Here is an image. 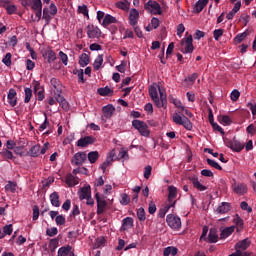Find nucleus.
<instances>
[{
	"label": "nucleus",
	"mask_w": 256,
	"mask_h": 256,
	"mask_svg": "<svg viewBox=\"0 0 256 256\" xmlns=\"http://www.w3.org/2000/svg\"><path fill=\"white\" fill-rule=\"evenodd\" d=\"M184 112H185V114L174 112V114L172 116V120H173V122H175V124H180V125L184 126V128H186L187 131H192L193 124H192L191 120H189V118H193V114L190 110H184Z\"/></svg>",
	"instance_id": "nucleus-1"
},
{
	"label": "nucleus",
	"mask_w": 256,
	"mask_h": 256,
	"mask_svg": "<svg viewBox=\"0 0 256 256\" xmlns=\"http://www.w3.org/2000/svg\"><path fill=\"white\" fill-rule=\"evenodd\" d=\"M132 126H134V128H136V131H138L143 137L150 136L149 126L143 120H133Z\"/></svg>",
	"instance_id": "nucleus-2"
},
{
	"label": "nucleus",
	"mask_w": 256,
	"mask_h": 256,
	"mask_svg": "<svg viewBox=\"0 0 256 256\" xmlns=\"http://www.w3.org/2000/svg\"><path fill=\"white\" fill-rule=\"evenodd\" d=\"M144 8L152 15H162L161 5L157 0H148V2H145Z\"/></svg>",
	"instance_id": "nucleus-3"
},
{
	"label": "nucleus",
	"mask_w": 256,
	"mask_h": 256,
	"mask_svg": "<svg viewBox=\"0 0 256 256\" xmlns=\"http://www.w3.org/2000/svg\"><path fill=\"white\" fill-rule=\"evenodd\" d=\"M224 144L226 145V147H230L232 151H236L238 153L242 151V149H244L245 147L244 143H241V141H239L237 137H233V140L224 138Z\"/></svg>",
	"instance_id": "nucleus-4"
},
{
	"label": "nucleus",
	"mask_w": 256,
	"mask_h": 256,
	"mask_svg": "<svg viewBox=\"0 0 256 256\" xmlns=\"http://www.w3.org/2000/svg\"><path fill=\"white\" fill-rule=\"evenodd\" d=\"M166 222L171 229H181L182 227L181 217H178V215H173L172 213H169L166 216Z\"/></svg>",
	"instance_id": "nucleus-5"
},
{
	"label": "nucleus",
	"mask_w": 256,
	"mask_h": 256,
	"mask_svg": "<svg viewBox=\"0 0 256 256\" xmlns=\"http://www.w3.org/2000/svg\"><path fill=\"white\" fill-rule=\"evenodd\" d=\"M180 45L182 46V52L184 54H188L193 52L194 46H193V36H188L187 38H183L180 42Z\"/></svg>",
	"instance_id": "nucleus-6"
},
{
	"label": "nucleus",
	"mask_w": 256,
	"mask_h": 256,
	"mask_svg": "<svg viewBox=\"0 0 256 256\" xmlns=\"http://www.w3.org/2000/svg\"><path fill=\"white\" fill-rule=\"evenodd\" d=\"M87 160V153L85 151H78L72 157V165H83Z\"/></svg>",
	"instance_id": "nucleus-7"
},
{
	"label": "nucleus",
	"mask_w": 256,
	"mask_h": 256,
	"mask_svg": "<svg viewBox=\"0 0 256 256\" xmlns=\"http://www.w3.org/2000/svg\"><path fill=\"white\" fill-rule=\"evenodd\" d=\"M87 35L88 38L94 39V38H100L101 36V29L95 25H88L87 26Z\"/></svg>",
	"instance_id": "nucleus-8"
},
{
	"label": "nucleus",
	"mask_w": 256,
	"mask_h": 256,
	"mask_svg": "<svg viewBox=\"0 0 256 256\" xmlns=\"http://www.w3.org/2000/svg\"><path fill=\"white\" fill-rule=\"evenodd\" d=\"M139 17H140L139 11L137 9H131L129 13V23L134 27V31H135V27H137Z\"/></svg>",
	"instance_id": "nucleus-9"
},
{
	"label": "nucleus",
	"mask_w": 256,
	"mask_h": 256,
	"mask_svg": "<svg viewBox=\"0 0 256 256\" xmlns=\"http://www.w3.org/2000/svg\"><path fill=\"white\" fill-rule=\"evenodd\" d=\"M160 98H158V108H167L168 106V100H167V93H165L164 89H161V87H158Z\"/></svg>",
	"instance_id": "nucleus-10"
},
{
	"label": "nucleus",
	"mask_w": 256,
	"mask_h": 256,
	"mask_svg": "<svg viewBox=\"0 0 256 256\" xmlns=\"http://www.w3.org/2000/svg\"><path fill=\"white\" fill-rule=\"evenodd\" d=\"M95 199L97 201V214L102 215L105 211V207L107 205L106 201L100 198L99 192H96Z\"/></svg>",
	"instance_id": "nucleus-11"
},
{
	"label": "nucleus",
	"mask_w": 256,
	"mask_h": 256,
	"mask_svg": "<svg viewBox=\"0 0 256 256\" xmlns=\"http://www.w3.org/2000/svg\"><path fill=\"white\" fill-rule=\"evenodd\" d=\"M95 141H96L95 137H92V136L82 137L81 139H78L77 146L88 147V145H93Z\"/></svg>",
	"instance_id": "nucleus-12"
},
{
	"label": "nucleus",
	"mask_w": 256,
	"mask_h": 256,
	"mask_svg": "<svg viewBox=\"0 0 256 256\" xmlns=\"http://www.w3.org/2000/svg\"><path fill=\"white\" fill-rule=\"evenodd\" d=\"M149 94H150V97L152 98V101L154 102L155 106H157V108H159V93H158V89L155 85H150Z\"/></svg>",
	"instance_id": "nucleus-13"
},
{
	"label": "nucleus",
	"mask_w": 256,
	"mask_h": 256,
	"mask_svg": "<svg viewBox=\"0 0 256 256\" xmlns=\"http://www.w3.org/2000/svg\"><path fill=\"white\" fill-rule=\"evenodd\" d=\"M233 191L236 192V194H246L248 192V186L247 184H244L243 182H240L237 184L235 182L232 184Z\"/></svg>",
	"instance_id": "nucleus-14"
},
{
	"label": "nucleus",
	"mask_w": 256,
	"mask_h": 256,
	"mask_svg": "<svg viewBox=\"0 0 256 256\" xmlns=\"http://www.w3.org/2000/svg\"><path fill=\"white\" fill-rule=\"evenodd\" d=\"M8 104H10V106L15 107L17 106V91L14 88H10L8 91Z\"/></svg>",
	"instance_id": "nucleus-15"
},
{
	"label": "nucleus",
	"mask_w": 256,
	"mask_h": 256,
	"mask_svg": "<svg viewBox=\"0 0 256 256\" xmlns=\"http://www.w3.org/2000/svg\"><path fill=\"white\" fill-rule=\"evenodd\" d=\"M168 201L170 203V205H173V203H175L176 205V201H174V199H176L177 197V186H168Z\"/></svg>",
	"instance_id": "nucleus-16"
},
{
	"label": "nucleus",
	"mask_w": 256,
	"mask_h": 256,
	"mask_svg": "<svg viewBox=\"0 0 256 256\" xmlns=\"http://www.w3.org/2000/svg\"><path fill=\"white\" fill-rule=\"evenodd\" d=\"M249 246H251V240H249V238H244V240H241L235 244L236 250H241V252L242 250H247Z\"/></svg>",
	"instance_id": "nucleus-17"
},
{
	"label": "nucleus",
	"mask_w": 256,
	"mask_h": 256,
	"mask_svg": "<svg viewBox=\"0 0 256 256\" xmlns=\"http://www.w3.org/2000/svg\"><path fill=\"white\" fill-rule=\"evenodd\" d=\"M114 161V153H110L108 157H106L105 161H103V164H101L100 168L102 170V172L105 174L107 168L109 167V165H112Z\"/></svg>",
	"instance_id": "nucleus-18"
},
{
	"label": "nucleus",
	"mask_w": 256,
	"mask_h": 256,
	"mask_svg": "<svg viewBox=\"0 0 256 256\" xmlns=\"http://www.w3.org/2000/svg\"><path fill=\"white\" fill-rule=\"evenodd\" d=\"M50 202H51V205H53V207H60L61 202H60L59 192L57 191L51 192Z\"/></svg>",
	"instance_id": "nucleus-19"
},
{
	"label": "nucleus",
	"mask_w": 256,
	"mask_h": 256,
	"mask_svg": "<svg viewBox=\"0 0 256 256\" xmlns=\"http://www.w3.org/2000/svg\"><path fill=\"white\" fill-rule=\"evenodd\" d=\"M209 0H197L194 11L195 13H201L205 7H207Z\"/></svg>",
	"instance_id": "nucleus-20"
},
{
	"label": "nucleus",
	"mask_w": 256,
	"mask_h": 256,
	"mask_svg": "<svg viewBox=\"0 0 256 256\" xmlns=\"http://www.w3.org/2000/svg\"><path fill=\"white\" fill-rule=\"evenodd\" d=\"M88 195H89V185L83 186L82 188H80V190H78V197L80 201H84V199L88 201Z\"/></svg>",
	"instance_id": "nucleus-21"
},
{
	"label": "nucleus",
	"mask_w": 256,
	"mask_h": 256,
	"mask_svg": "<svg viewBox=\"0 0 256 256\" xmlns=\"http://www.w3.org/2000/svg\"><path fill=\"white\" fill-rule=\"evenodd\" d=\"M115 107L112 104H108L102 108V112L105 118H111L115 112Z\"/></svg>",
	"instance_id": "nucleus-22"
},
{
	"label": "nucleus",
	"mask_w": 256,
	"mask_h": 256,
	"mask_svg": "<svg viewBox=\"0 0 256 256\" xmlns=\"http://www.w3.org/2000/svg\"><path fill=\"white\" fill-rule=\"evenodd\" d=\"M189 180L192 182L193 186L198 190H207V186H205L204 184H201L198 176H191Z\"/></svg>",
	"instance_id": "nucleus-23"
},
{
	"label": "nucleus",
	"mask_w": 256,
	"mask_h": 256,
	"mask_svg": "<svg viewBox=\"0 0 256 256\" xmlns=\"http://www.w3.org/2000/svg\"><path fill=\"white\" fill-rule=\"evenodd\" d=\"M218 238L219 236L216 228H211L208 236V242H210L211 244L216 243L218 242Z\"/></svg>",
	"instance_id": "nucleus-24"
},
{
	"label": "nucleus",
	"mask_w": 256,
	"mask_h": 256,
	"mask_svg": "<svg viewBox=\"0 0 256 256\" xmlns=\"http://www.w3.org/2000/svg\"><path fill=\"white\" fill-rule=\"evenodd\" d=\"M103 61H104L103 54H99L97 56V58H95L94 63H93V68L95 71H100Z\"/></svg>",
	"instance_id": "nucleus-25"
},
{
	"label": "nucleus",
	"mask_w": 256,
	"mask_h": 256,
	"mask_svg": "<svg viewBox=\"0 0 256 256\" xmlns=\"http://www.w3.org/2000/svg\"><path fill=\"white\" fill-rule=\"evenodd\" d=\"M89 62H90L89 54H86V52H83V54H81V56L79 58L80 67H87Z\"/></svg>",
	"instance_id": "nucleus-26"
},
{
	"label": "nucleus",
	"mask_w": 256,
	"mask_h": 256,
	"mask_svg": "<svg viewBox=\"0 0 256 256\" xmlns=\"http://www.w3.org/2000/svg\"><path fill=\"white\" fill-rule=\"evenodd\" d=\"M1 155H2L3 159H5L6 161H8L9 159H15L13 151H10V149H8L7 145H6V149H2Z\"/></svg>",
	"instance_id": "nucleus-27"
},
{
	"label": "nucleus",
	"mask_w": 256,
	"mask_h": 256,
	"mask_svg": "<svg viewBox=\"0 0 256 256\" xmlns=\"http://www.w3.org/2000/svg\"><path fill=\"white\" fill-rule=\"evenodd\" d=\"M24 93V103L29 104V102H31V97H33V89L31 87H25Z\"/></svg>",
	"instance_id": "nucleus-28"
},
{
	"label": "nucleus",
	"mask_w": 256,
	"mask_h": 256,
	"mask_svg": "<svg viewBox=\"0 0 256 256\" xmlns=\"http://www.w3.org/2000/svg\"><path fill=\"white\" fill-rule=\"evenodd\" d=\"M11 234H13V223L4 225L2 238H5V236H11Z\"/></svg>",
	"instance_id": "nucleus-29"
},
{
	"label": "nucleus",
	"mask_w": 256,
	"mask_h": 256,
	"mask_svg": "<svg viewBox=\"0 0 256 256\" xmlns=\"http://www.w3.org/2000/svg\"><path fill=\"white\" fill-rule=\"evenodd\" d=\"M233 232H235L234 226H230V228H224V230H222V232L220 233V238H228L233 234Z\"/></svg>",
	"instance_id": "nucleus-30"
},
{
	"label": "nucleus",
	"mask_w": 256,
	"mask_h": 256,
	"mask_svg": "<svg viewBox=\"0 0 256 256\" xmlns=\"http://www.w3.org/2000/svg\"><path fill=\"white\" fill-rule=\"evenodd\" d=\"M231 203H221V205H219V207L217 208V212L218 213H228V211L231 210Z\"/></svg>",
	"instance_id": "nucleus-31"
},
{
	"label": "nucleus",
	"mask_w": 256,
	"mask_h": 256,
	"mask_svg": "<svg viewBox=\"0 0 256 256\" xmlns=\"http://www.w3.org/2000/svg\"><path fill=\"white\" fill-rule=\"evenodd\" d=\"M66 184H68V186H76V184H79V180H76L73 173L72 174H67Z\"/></svg>",
	"instance_id": "nucleus-32"
},
{
	"label": "nucleus",
	"mask_w": 256,
	"mask_h": 256,
	"mask_svg": "<svg viewBox=\"0 0 256 256\" xmlns=\"http://www.w3.org/2000/svg\"><path fill=\"white\" fill-rule=\"evenodd\" d=\"M43 56H47L48 62H54V60L57 58L56 52H54L52 49L45 50Z\"/></svg>",
	"instance_id": "nucleus-33"
},
{
	"label": "nucleus",
	"mask_w": 256,
	"mask_h": 256,
	"mask_svg": "<svg viewBox=\"0 0 256 256\" xmlns=\"http://www.w3.org/2000/svg\"><path fill=\"white\" fill-rule=\"evenodd\" d=\"M111 23H117L116 17H113V15H105L104 20L102 21V25L107 26L111 25Z\"/></svg>",
	"instance_id": "nucleus-34"
},
{
	"label": "nucleus",
	"mask_w": 256,
	"mask_h": 256,
	"mask_svg": "<svg viewBox=\"0 0 256 256\" xmlns=\"http://www.w3.org/2000/svg\"><path fill=\"white\" fill-rule=\"evenodd\" d=\"M178 252V248H176L175 246H167V248L164 249V256H170V254H172V256H175Z\"/></svg>",
	"instance_id": "nucleus-35"
},
{
	"label": "nucleus",
	"mask_w": 256,
	"mask_h": 256,
	"mask_svg": "<svg viewBox=\"0 0 256 256\" xmlns=\"http://www.w3.org/2000/svg\"><path fill=\"white\" fill-rule=\"evenodd\" d=\"M249 35V31H243L242 34H237V36L234 38V42L236 44H241V42H243V40H245L247 38V36Z\"/></svg>",
	"instance_id": "nucleus-36"
},
{
	"label": "nucleus",
	"mask_w": 256,
	"mask_h": 256,
	"mask_svg": "<svg viewBox=\"0 0 256 256\" xmlns=\"http://www.w3.org/2000/svg\"><path fill=\"white\" fill-rule=\"evenodd\" d=\"M169 102L171 104H174V106L182 111L185 110V106H183L182 102L180 100H177V98H173V96H170Z\"/></svg>",
	"instance_id": "nucleus-37"
},
{
	"label": "nucleus",
	"mask_w": 256,
	"mask_h": 256,
	"mask_svg": "<svg viewBox=\"0 0 256 256\" xmlns=\"http://www.w3.org/2000/svg\"><path fill=\"white\" fill-rule=\"evenodd\" d=\"M72 250V246H61V248L58 249V256H67Z\"/></svg>",
	"instance_id": "nucleus-38"
},
{
	"label": "nucleus",
	"mask_w": 256,
	"mask_h": 256,
	"mask_svg": "<svg viewBox=\"0 0 256 256\" xmlns=\"http://www.w3.org/2000/svg\"><path fill=\"white\" fill-rule=\"evenodd\" d=\"M99 157V151H90L88 153V160L90 161V163H95L97 159H99Z\"/></svg>",
	"instance_id": "nucleus-39"
},
{
	"label": "nucleus",
	"mask_w": 256,
	"mask_h": 256,
	"mask_svg": "<svg viewBox=\"0 0 256 256\" xmlns=\"http://www.w3.org/2000/svg\"><path fill=\"white\" fill-rule=\"evenodd\" d=\"M50 83L54 87V89H56L57 92L62 91V85H61V81H59V79H56L55 77H53L51 79Z\"/></svg>",
	"instance_id": "nucleus-40"
},
{
	"label": "nucleus",
	"mask_w": 256,
	"mask_h": 256,
	"mask_svg": "<svg viewBox=\"0 0 256 256\" xmlns=\"http://www.w3.org/2000/svg\"><path fill=\"white\" fill-rule=\"evenodd\" d=\"M134 219L133 217H125L122 221V225L124 229H127V227H133Z\"/></svg>",
	"instance_id": "nucleus-41"
},
{
	"label": "nucleus",
	"mask_w": 256,
	"mask_h": 256,
	"mask_svg": "<svg viewBox=\"0 0 256 256\" xmlns=\"http://www.w3.org/2000/svg\"><path fill=\"white\" fill-rule=\"evenodd\" d=\"M98 93L100 95H112L113 94V89H111L108 86H106V87H99Z\"/></svg>",
	"instance_id": "nucleus-42"
},
{
	"label": "nucleus",
	"mask_w": 256,
	"mask_h": 256,
	"mask_svg": "<svg viewBox=\"0 0 256 256\" xmlns=\"http://www.w3.org/2000/svg\"><path fill=\"white\" fill-rule=\"evenodd\" d=\"M118 9H122L123 11H127L130 7L128 0H120L117 2Z\"/></svg>",
	"instance_id": "nucleus-43"
},
{
	"label": "nucleus",
	"mask_w": 256,
	"mask_h": 256,
	"mask_svg": "<svg viewBox=\"0 0 256 256\" xmlns=\"http://www.w3.org/2000/svg\"><path fill=\"white\" fill-rule=\"evenodd\" d=\"M208 165H211L212 168H215L216 170H223L222 166L218 164V161H215V159H211L210 157L207 158Z\"/></svg>",
	"instance_id": "nucleus-44"
},
{
	"label": "nucleus",
	"mask_w": 256,
	"mask_h": 256,
	"mask_svg": "<svg viewBox=\"0 0 256 256\" xmlns=\"http://www.w3.org/2000/svg\"><path fill=\"white\" fill-rule=\"evenodd\" d=\"M2 62L6 64V67H11L12 65V54L11 52H7V54L2 58Z\"/></svg>",
	"instance_id": "nucleus-45"
},
{
	"label": "nucleus",
	"mask_w": 256,
	"mask_h": 256,
	"mask_svg": "<svg viewBox=\"0 0 256 256\" xmlns=\"http://www.w3.org/2000/svg\"><path fill=\"white\" fill-rule=\"evenodd\" d=\"M73 73L74 75H77L79 82L85 83L83 69H74Z\"/></svg>",
	"instance_id": "nucleus-46"
},
{
	"label": "nucleus",
	"mask_w": 256,
	"mask_h": 256,
	"mask_svg": "<svg viewBox=\"0 0 256 256\" xmlns=\"http://www.w3.org/2000/svg\"><path fill=\"white\" fill-rule=\"evenodd\" d=\"M43 19H45V23L46 25H49V23H51V13L49 12L48 8H44L43 9Z\"/></svg>",
	"instance_id": "nucleus-47"
},
{
	"label": "nucleus",
	"mask_w": 256,
	"mask_h": 256,
	"mask_svg": "<svg viewBox=\"0 0 256 256\" xmlns=\"http://www.w3.org/2000/svg\"><path fill=\"white\" fill-rule=\"evenodd\" d=\"M41 7H42V0H31V9L33 11H36L37 13V10L41 9Z\"/></svg>",
	"instance_id": "nucleus-48"
},
{
	"label": "nucleus",
	"mask_w": 256,
	"mask_h": 256,
	"mask_svg": "<svg viewBox=\"0 0 256 256\" xmlns=\"http://www.w3.org/2000/svg\"><path fill=\"white\" fill-rule=\"evenodd\" d=\"M137 217H138L139 221H145L146 211H145L144 207H140L139 209H137Z\"/></svg>",
	"instance_id": "nucleus-49"
},
{
	"label": "nucleus",
	"mask_w": 256,
	"mask_h": 256,
	"mask_svg": "<svg viewBox=\"0 0 256 256\" xmlns=\"http://www.w3.org/2000/svg\"><path fill=\"white\" fill-rule=\"evenodd\" d=\"M86 205H95V201L92 198V190H91L90 184H88V195H87Z\"/></svg>",
	"instance_id": "nucleus-50"
},
{
	"label": "nucleus",
	"mask_w": 256,
	"mask_h": 256,
	"mask_svg": "<svg viewBox=\"0 0 256 256\" xmlns=\"http://www.w3.org/2000/svg\"><path fill=\"white\" fill-rule=\"evenodd\" d=\"M40 149H41V145H33V147H31L30 149V155L32 157H38Z\"/></svg>",
	"instance_id": "nucleus-51"
},
{
	"label": "nucleus",
	"mask_w": 256,
	"mask_h": 256,
	"mask_svg": "<svg viewBox=\"0 0 256 256\" xmlns=\"http://www.w3.org/2000/svg\"><path fill=\"white\" fill-rule=\"evenodd\" d=\"M78 13H82V15H84V17L89 18V9H88L87 5H82V6L79 5Z\"/></svg>",
	"instance_id": "nucleus-52"
},
{
	"label": "nucleus",
	"mask_w": 256,
	"mask_h": 256,
	"mask_svg": "<svg viewBox=\"0 0 256 256\" xmlns=\"http://www.w3.org/2000/svg\"><path fill=\"white\" fill-rule=\"evenodd\" d=\"M121 205H129L130 203V196L126 192L121 194Z\"/></svg>",
	"instance_id": "nucleus-53"
},
{
	"label": "nucleus",
	"mask_w": 256,
	"mask_h": 256,
	"mask_svg": "<svg viewBox=\"0 0 256 256\" xmlns=\"http://www.w3.org/2000/svg\"><path fill=\"white\" fill-rule=\"evenodd\" d=\"M223 33H224V29H222V28L214 29V31H213L214 40L219 41L220 38L222 37Z\"/></svg>",
	"instance_id": "nucleus-54"
},
{
	"label": "nucleus",
	"mask_w": 256,
	"mask_h": 256,
	"mask_svg": "<svg viewBox=\"0 0 256 256\" xmlns=\"http://www.w3.org/2000/svg\"><path fill=\"white\" fill-rule=\"evenodd\" d=\"M218 120L219 122H221V124H232V119L230 118V116L227 115L219 116Z\"/></svg>",
	"instance_id": "nucleus-55"
},
{
	"label": "nucleus",
	"mask_w": 256,
	"mask_h": 256,
	"mask_svg": "<svg viewBox=\"0 0 256 256\" xmlns=\"http://www.w3.org/2000/svg\"><path fill=\"white\" fill-rule=\"evenodd\" d=\"M126 68H127V62L126 60H122L121 64H118L116 66V69L119 73H125L126 71Z\"/></svg>",
	"instance_id": "nucleus-56"
},
{
	"label": "nucleus",
	"mask_w": 256,
	"mask_h": 256,
	"mask_svg": "<svg viewBox=\"0 0 256 256\" xmlns=\"http://www.w3.org/2000/svg\"><path fill=\"white\" fill-rule=\"evenodd\" d=\"M58 232H59L58 228H48L46 230V235L50 236V238L53 239L54 236H57Z\"/></svg>",
	"instance_id": "nucleus-57"
},
{
	"label": "nucleus",
	"mask_w": 256,
	"mask_h": 256,
	"mask_svg": "<svg viewBox=\"0 0 256 256\" xmlns=\"http://www.w3.org/2000/svg\"><path fill=\"white\" fill-rule=\"evenodd\" d=\"M228 256H252L251 252H242L241 250H235V252H232V254H229Z\"/></svg>",
	"instance_id": "nucleus-58"
},
{
	"label": "nucleus",
	"mask_w": 256,
	"mask_h": 256,
	"mask_svg": "<svg viewBox=\"0 0 256 256\" xmlns=\"http://www.w3.org/2000/svg\"><path fill=\"white\" fill-rule=\"evenodd\" d=\"M55 221L57 225H65L66 217L64 215H59L58 213V215H56Z\"/></svg>",
	"instance_id": "nucleus-59"
},
{
	"label": "nucleus",
	"mask_w": 256,
	"mask_h": 256,
	"mask_svg": "<svg viewBox=\"0 0 256 256\" xmlns=\"http://www.w3.org/2000/svg\"><path fill=\"white\" fill-rule=\"evenodd\" d=\"M230 97L233 102H237V99L240 97V91L238 89H233V91L230 94Z\"/></svg>",
	"instance_id": "nucleus-60"
},
{
	"label": "nucleus",
	"mask_w": 256,
	"mask_h": 256,
	"mask_svg": "<svg viewBox=\"0 0 256 256\" xmlns=\"http://www.w3.org/2000/svg\"><path fill=\"white\" fill-rule=\"evenodd\" d=\"M152 170H153L152 166H146L144 168V178H146V180H148L150 178V176L152 174Z\"/></svg>",
	"instance_id": "nucleus-61"
},
{
	"label": "nucleus",
	"mask_w": 256,
	"mask_h": 256,
	"mask_svg": "<svg viewBox=\"0 0 256 256\" xmlns=\"http://www.w3.org/2000/svg\"><path fill=\"white\" fill-rule=\"evenodd\" d=\"M40 215V209L38 205H34L33 207V221H36Z\"/></svg>",
	"instance_id": "nucleus-62"
},
{
	"label": "nucleus",
	"mask_w": 256,
	"mask_h": 256,
	"mask_svg": "<svg viewBox=\"0 0 256 256\" xmlns=\"http://www.w3.org/2000/svg\"><path fill=\"white\" fill-rule=\"evenodd\" d=\"M241 209H243L244 211H247L248 213H252L253 211L252 207H249V204L247 203V201H242Z\"/></svg>",
	"instance_id": "nucleus-63"
},
{
	"label": "nucleus",
	"mask_w": 256,
	"mask_h": 256,
	"mask_svg": "<svg viewBox=\"0 0 256 256\" xmlns=\"http://www.w3.org/2000/svg\"><path fill=\"white\" fill-rule=\"evenodd\" d=\"M59 57L62 60L63 64L67 65L68 64V56L67 54H65V52H63L62 50H60L59 52Z\"/></svg>",
	"instance_id": "nucleus-64"
}]
</instances>
